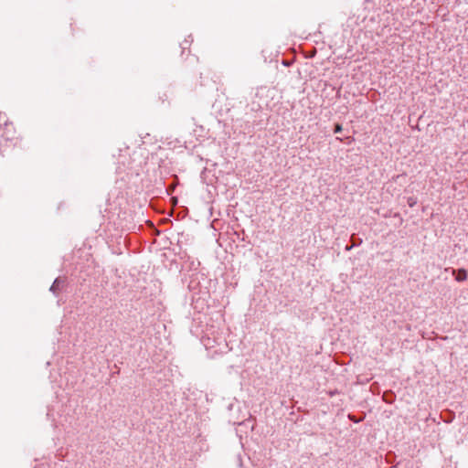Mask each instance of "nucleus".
Here are the masks:
<instances>
[{
  "label": "nucleus",
  "mask_w": 468,
  "mask_h": 468,
  "mask_svg": "<svg viewBox=\"0 0 468 468\" xmlns=\"http://www.w3.org/2000/svg\"><path fill=\"white\" fill-rule=\"evenodd\" d=\"M62 283L63 281H61L59 278L55 279L53 284L49 288V291L52 292L55 295H57L58 291L60 290V285Z\"/></svg>",
  "instance_id": "f257e3e1"
},
{
  "label": "nucleus",
  "mask_w": 468,
  "mask_h": 468,
  "mask_svg": "<svg viewBox=\"0 0 468 468\" xmlns=\"http://www.w3.org/2000/svg\"><path fill=\"white\" fill-rule=\"evenodd\" d=\"M467 279V271L463 269L459 270L458 275L456 276L455 280L457 282H463Z\"/></svg>",
  "instance_id": "f03ea898"
},
{
  "label": "nucleus",
  "mask_w": 468,
  "mask_h": 468,
  "mask_svg": "<svg viewBox=\"0 0 468 468\" xmlns=\"http://www.w3.org/2000/svg\"><path fill=\"white\" fill-rule=\"evenodd\" d=\"M342 130H343L342 125L340 123H336L335 126L334 132L335 133H338L342 132Z\"/></svg>",
  "instance_id": "7ed1b4c3"
},
{
  "label": "nucleus",
  "mask_w": 468,
  "mask_h": 468,
  "mask_svg": "<svg viewBox=\"0 0 468 468\" xmlns=\"http://www.w3.org/2000/svg\"><path fill=\"white\" fill-rule=\"evenodd\" d=\"M346 141H347V142H346L347 144H351V143L354 141V138H352V137H346Z\"/></svg>",
  "instance_id": "20e7f679"
},
{
  "label": "nucleus",
  "mask_w": 468,
  "mask_h": 468,
  "mask_svg": "<svg viewBox=\"0 0 468 468\" xmlns=\"http://www.w3.org/2000/svg\"><path fill=\"white\" fill-rule=\"evenodd\" d=\"M336 140H338V141H340V142H342V141H343V139H342V138H340V137H336Z\"/></svg>",
  "instance_id": "39448f33"
}]
</instances>
